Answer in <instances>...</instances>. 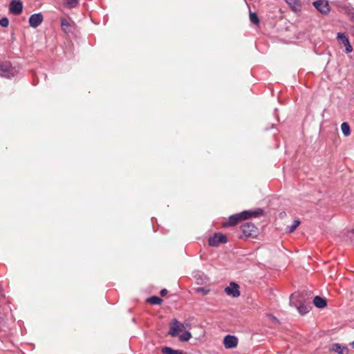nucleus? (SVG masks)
<instances>
[{
	"instance_id": "26",
	"label": "nucleus",
	"mask_w": 354,
	"mask_h": 354,
	"mask_svg": "<svg viewBox=\"0 0 354 354\" xmlns=\"http://www.w3.org/2000/svg\"><path fill=\"white\" fill-rule=\"evenodd\" d=\"M347 236L349 237V239H351V241L352 242H354V239H353V237H354V229L351 230V231H349L348 232V235Z\"/></svg>"
},
{
	"instance_id": "22",
	"label": "nucleus",
	"mask_w": 354,
	"mask_h": 354,
	"mask_svg": "<svg viewBox=\"0 0 354 354\" xmlns=\"http://www.w3.org/2000/svg\"><path fill=\"white\" fill-rule=\"evenodd\" d=\"M299 225H300V221L295 220L293 221V223L291 225L288 226V232L289 233L293 232Z\"/></svg>"
},
{
	"instance_id": "9",
	"label": "nucleus",
	"mask_w": 354,
	"mask_h": 354,
	"mask_svg": "<svg viewBox=\"0 0 354 354\" xmlns=\"http://www.w3.org/2000/svg\"><path fill=\"white\" fill-rule=\"evenodd\" d=\"M223 344L226 348H233L237 346L238 339L235 336L227 335L224 337Z\"/></svg>"
},
{
	"instance_id": "4",
	"label": "nucleus",
	"mask_w": 354,
	"mask_h": 354,
	"mask_svg": "<svg viewBox=\"0 0 354 354\" xmlns=\"http://www.w3.org/2000/svg\"><path fill=\"white\" fill-rule=\"evenodd\" d=\"M227 236L223 234L215 233L214 236L209 238L208 244L212 247H218L220 243H227Z\"/></svg>"
},
{
	"instance_id": "7",
	"label": "nucleus",
	"mask_w": 354,
	"mask_h": 354,
	"mask_svg": "<svg viewBox=\"0 0 354 354\" xmlns=\"http://www.w3.org/2000/svg\"><path fill=\"white\" fill-rule=\"evenodd\" d=\"M10 12L15 15H19L23 10V3L20 0H12L10 3Z\"/></svg>"
},
{
	"instance_id": "5",
	"label": "nucleus",
	"mask_w": 354,
	"mask_h": 354,
	"mask_svg": "<svg viewBox=\"0 0 354 354\" xmlns=\"http://www.w3.org/2000/svg\"><path fill=\"white\" fill-rule=\"evenodd\" d=\"M315 8L322 15H328L330 10L327 0H317L313 3Z\"/></svg>"
},
{
	"instance_id": "24",
	"label": "nucleus",
	"mask_w": 354,
	"mask_h": 354,
	"mask_svg": "<svg viewBox=\"0 0 354 354\" xmlns=\"http://www.w3.org/2000/svg\"><path fill=\"white\" fill-rule=\"evenodd\" d=\"M194 290L196 293H200L202 295H206L209 292V289L202 287L196 288Z\"/></svg>"
},
{
	"instance_id": "19",
	"label": "nucleus",
	"mask_w": 354,
	"mask_h": 354,
	"mask_svg": "<svg viewBox=\"0 0 354 354\" xmlns=\"http://www.w3.org/2000/svg\"><path fill=\"white\" fill-rule=\"evenodd\" d=\"M147 301L153 305H160L162 303V299L157 296H152L148 298Z\"/></svg>"
},
{
	"instance_id": "16",
	"label": "nucleus",
	"mask_w": 354,
	"mask_h": 354,
	"mask_svg": "<svg viewBox=\"0 0 354 354\" xmlns=\"http://www.w3.org/2000/svg\"><path fill=\"white\" fill-rule=\"evenodd\" d=\"M161 352L163 354H185L183 351L174 350L170 347L165 346L161 348Z\"/></svg>"
},
{
	"instance_id": "18",
	"label": "nucleus",
	"mask_w": 354,
	"mask_h": 354,
	"mask_svg": "<svg viewBox=\"0 0 354 354\" xmlns=\"http://www.w3.org/2000/svg\"><path fill=\"white\" fill-rule=\"evenodd\" d=\"M341 129L344 136L347 137L351 134V129L348 122H343L341 124Z\"/></svg>"
},
{
	"instance_id": "21",
	"label": "nucleus",
	"mask_w": 354,
	"mask_h": 354,
	"mask_svg": "<svg viewBox=\"0 0 354 354\" xmlns=\"http://www.w3.org/2000/svg\"><path fill=\"white\" fill-rule=\"evenodd\" d=\"M192 337V334L189 331H185L179 336L181 342H187Z\"/></svg>"
},
{
	"instance_id": "12",
	"label": "nucleus",
	"mask_w": 354,
	"mask_h": 354,
	"mask_svg": "<svg viewBox=\"0 0 354 354\" xmlns=\"http://www.w3.org/2000/svg\"><path fill=\"white\" fill-rule=\"evenodd\" d=\"M329 351L335 352L337 354H348V350L347 347L342 346L339 344L335 343L330 345Z\"/></svg>"
},
{
	"instance_id": "23",
	"label": "nucleus",
	"mask_w": 354,
	"mask_h": 354,
	"mask_svg": "<svg viewBox=\"0 0 354 354\" xmlns=\"http://www.w3.org/2000/svg\"><path fill=\"white\" fill-rule=\"evenodd\" d=\"M250 20L255 25H258L259 24V17L255 12H250Z\"/></svg>"
},
{
	"instance_id": "10",
	"label": "nucleus",
	"mask_w": 354,
	"mask_h": 354,
	"mask_svg": "<svg viewBox=\"0 0 354 354\" xmlns=\"http://www.w3.org/2000/svg\"><path fill=\"white\" fill-rule=\"evenodd\" d=\"M43 15L41 13L32 15L28 20L29 24L32 28H37L43 21Z\"/></svg>"
},
{
	"instance_id": "3",
	"label": "nucleus",
	"mask_w": 354,
	"mask_h": 354,
	"mask_svg": "<svg viewBox=\"0 0 354 354\" xmlns=\"http://www.w3.org/2000/svg\"><path fill=\"white\" fill-rule=\"evenodd\" d=\"M243 234L239 236V239L255 237L257 235V228L251 222H247L241 226Z\"/></svg>"
},
{
	"instance_id": "14",
	"label": "nucleus",
	"mask_w": 354,
	"mask_h": 354,
	"mask_svg": "<svg viewBox=\"0 0 354 354\" xmlns=\"http://www.w3.org/2000/svg\"><path fill=\"white\" fill-rule=\"evenodd\" d=\"M71 27L72 24L68 19L65 18L61 19V28L64 32H70L71 31Z\"/></svg>"
},
{
	"instance_id": "1",
	"label": "nucleus",
	"mask_w": 354,
	"mask_h": 354,
	"mask_svg": "<svg viewBox=\"0 0 354 354\" xmlns=\"http://www.w3.org/2000/svg\"><path fill=\"white\" fill-rule=\"evenodd\" d=\"M263 213V210L259 208L254 211H243L241 213L233 214L228 218L226 222L223 223V227H227L230 226L236 225L237 223H239L243 220L248 219L250 217H258L262 215Z\"/></svg>"
},
{
	"instance_id": "28",
	"label": "nucleus",
	"mask_w": 354,
	"mask_h": 354,
	"mask_svg": "<svg viewBox=\"0 0 354 354\" xmlns=\"http://www.w3.org/2000/svg\"><path fill=\"white\" fill-rule=\"evenodd\" d=\"M296 296H297V295H296V294H292V295H291V296H290V304H292V298H294V297H295Z\"/></svg>"
},
{
	"instance_id": "13",
	"label": "nucleus",
	"mask_w": 354,
	"mask_h": 354,
	"mask_svg": "<svg viewBox=\"0 0 354 354\" xmlns=\"http://www.w3.org/2000/svg\"><path fill=\"white\" fill-rule=\"evenodd\" d=\"M315 306L318 308H323L327 305V300L319 296L315 297L313 299Z\"/></svg>"
},
{
	"instance_id": "15",
	"label": "nucleus",
	"mask_w": 354,
	"mask_h": 354,
	"mask_svg": "<svg viewBox=\"0 0 354 354\" xmlns=\"http://www.w3.org/2000/svg\"><path fill=\"white\" fill-rule=\"evenodd\" d=\"M286 3L290 6L292 10L297 11L301 8L300 0H285Z\"/></svg>"
},
{
	"instance_id": "20",
	"label": "nucleus",
	"mask_w": 354,
	"mask_h": 354,
	"mask_svg": "<svg viewBox=\"0 0 354 354\" xmlns=\"http://www.w3.org/2000/svg\"><path fill=\"white\" fill-rule=\"evenodd\" d=\"M299 303H301V300H299ZM297 310H298L299 313L301 315L306 314L309 311V308H310L309 306H306V305L302 304H299V306H297Z\"/></svg>"
},
{
	"instance_id": "17",
	"label": "nucleus",
	"mask_w": 354,
	"mask_h": 354,
	"mask_svg": "<svg viewBox=\"0 0 354 354\" xmlns=\"http://www.w3.org/2000/svg\"><path fill=\"white\" fill-rule=\"evenodd\" d=\"M79 5V0H64V6L68 8H74Z\"/></svg>"
},
{
	"instance_id": "29",
	"label": "nucleus",
	"mask_w": 354,
	"mask_h": 354,
	"mask_svg": "<svg viewBox=\"0 0 354 354\" xmlns=\"http://www.w3.org/2000/svg\"><path fill=\"white\" fill-rule=\"evenodd\" d=\"M351 346L354 348V341L351 343Z\"/></svg>"
},
{
	"instance_id": "6",
	"label": "nucleus",
	"mask_w": 354,
	"mask_h": 354,
	"mask_svg": "<svg viewBox=\"0 0 354 354\" xmlns=\"http://www.w3.org/2000/svg\"><path fill=\"white\" fill-rule=\"evenodd\" d=\"M184 329L185 326L174 319L170 323L168 334L171 337H176L180 331H183Z\"/></svg>"
},
{
	"instance_id": "11",
	"label": "nucleus",
	"mask_w": 354,
	"mask_h": 354,
	"mask_svg": "<svg viewBox=\"0 0 354 354\" xmlns=\"http://www.w3.org/2000/svg\"><path fill=\"white\" fill-rule=\"evenodd\" d=\"M337 39L342 41L344 46H345V52L346 53H351L353 50V48L350 44V41L348 38L344 34L341 32L337 33Z\"/></svg>"
},
{
	"instance_id": "2",
	"label": "nucleus",
	"mask_w": 354,
	"mask_h": 354,
	"mask_svg": "<svg viewBox=\"0 0 354 354\" xmlns=\"http://www.w3.org/2000/svg\"><path fill=\"white\" fill-rule=\"evenodd\" d=\"M19 73V70L16 66L11 64L10 62L5 61L0 63V76L11 79Z\"/></svg>"
},
{
	"instance_id": "8",
	"label": "nucleus",
	"mask_w": 354,
	"mask_h": 354,
	"mask_svg": "<svg viewBox=\"0 0 354 354\" xmlns=\"http://www.w3.org/2000/svg\"><path fill=\"white\" fill-rule=\"evenodd\" d=\"M239 286L234 282H231L230 286L225 288V292L227 295H231L233 297H237L240 295V291L239 290Z\"/></svg>"
},
{
	"instance_id": "25",
	"label": "nucleus",
	"mask_w": 354,
	"mask_h": 354,
	"mask_svg": "<svg viewBox=\"0 0 354 354\" xmlns=\"http://www.w3.org/2000/svg\"><path fill=\"white\" fill-rule=\"evenodd\" d=\"M8 24H9V20L7 17H2L1 19H0V25L2 27H4V28L8 27Z\"/></svg>"
},
{
	"instance_id": "27",
	"label": "nucleus",
	"mask_w": 354,
	"mask_h": 354,
	"mask_svg": "<svg viewBox=\"0 0 354 354\" xmlns=\"http://www.w3.org/2000/svg\"><path fill=\"white\" fill-rule=\"evenodd\" d=\"M160 294L162 297H165L167 294V290L165 288L162 289L160 292Z\"/></svg>"
}]
</instances>
